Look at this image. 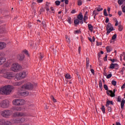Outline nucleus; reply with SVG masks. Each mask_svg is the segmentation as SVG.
<instances>
[{
	"instance_id": "nucleus-20",
	"label": "nucleus",
	"mask_w": 125,
	"mask_h": 125,
	"mask_svg": "<svg viewBox=\"0 0 125 125\" xmlns=\"http://www.w3.org/2000/svg\"><path fill=\"white\" fill-rule=\"evenodd\" d=\"M8 70L6 68L0 69V74H4L6 72H7Z\"/></svg>"
},
{
	"instance_id": "nucleus-35",
	"label": "nucleus",
	"mask_w": 125,
	"mask_h": 125,
	"mask_svg": "<svg viewBox=\"0 0 125 125\" xmlns=\"http://www.w3.org/2000/svg\"><path fill=\"white\" fill-rule=\"evenodd\" d=\"M115 68V63L110 64L109 69H114Z\"/></svg>"
},
{
	"instance_id": "nucleus-10",
	"label": "nucleus",
	"mask_w": 125,
	"mask_h": 125,
	"mask_svg": "<svg viewBox=\"0 0 125 125\" xmlns=\"http://www.w3.org/2000/svg\"><path fill=\"white\" fill-rule=\"evenodd\" d=\"M4 78L5 79H8L9 80H11L13 78V74L11 72H7L4 73L3 75Z\"/></svg>"
},
{
	"instance_id": "nucleus-15",
	"label": "nucleus",
	"mask_w": 125,
	"mask_h": 125,
	"mask_svg": "<svg viewBox=\"0 0 125 125\" xmlns=\"http://www.w3.org/2000/svg\"><path fill=\"white\" fill-rule=\"evenodd\" d=\"M12 122L13 124H20V118L14 119Z\"/></svg>"
},
{
	"instance_id": "nucleus-22",
	"label": "nucleus",
	"mask_w": 125,
	"mask_h": 125,
	"mask_svg": "<svg viewBox=\"0 0 125 125\" xmlns=\"http://www.w3.org/2000/svg\"><path fill=\"white\" fill-rule=\"evenodd\" d=\"M125 100L123 99V100L121 101V109H124V107L125 106Z\"/></svg>"
},
{
	"instance_id": "nucleus-5",
	"label": "nucleus",
	"mask_w": 125,
	"mask_h": 125,
	"mask_svg": "<svg viewBox=\"0 0 125 125\" xmlns=\"http://www.w3.org/2000/svg\"><path fill=\"white\" fill-rule=\"evenodd\" d=\"M11 69L13 72H18V71L21 70L22 66L18 63H14L12 65Z\"/></svg>"
},
{
	"instance_id": "nucleus-4",
	"label": "nucleus",
	"mask_w": 125,
	"mask_h": 125,
	"mask_svg": "<svg viewBox=\"0 0 125 125\" xmlns=\"http://www.w3.org/2000/svg\"><path fill=\"white\" fill-rule=\"evenodd\" d=\"M12 103L16 106H20V105H24L25 104V100L21 99H16L13 101Z\"/></svg>"
},
{
	"instance_id": "nucleus-7",
	"label": "nucleus",
	"mask_w": 125,
	"mask_h": 125,
	"mask_svg": "<svg viewBox=\"0 0 125 125\" xmlns=\"http://www.w3.org/2000/svg\"><path fill=\"white\" fill-rule=\"evenodd\" d=\"M1 108H8L9 107V101L5 100L0 103Z\"/></svg>"
},
{
	"instance_id": "nucleus-44",
	"label": "nucleus",
	"mask_w": 125,
	"mask_h": 125,
	"mask_svg": "<svg viewBox=\"0 0 125 125\" xmlns=\"http://www.w3.org/2000/svg\"><path fill=\"white\" fill-rule=\"evenodd\" d=\"M112 27V24H111V23L108 22L107 26H106V29H109Z\"/></svg>"
},
{
	"instance_id": "nucleus-36",
	"label": "nucleus",
	"mask_w": 125,
	"mask_h": 125,
	"mask_svg": "<svg viewBox=\"0 0 125 125\" xmlns=\"http://www.w3.org/2000/svg\"><path fill=\"white\" fill-rule=\"evenodd\" d=\"M102 111L104 114H105V106L104 105H102V108H101Z\"/></svg>"
},
{
	"instance_id": "nucleus-9",
	"label": "nucleus",
	"mask_w": 125,
	"mask_h": 125,
	"mask_svg": "<svg viewBox=\"0 0 125 125\" xmlns=\"http://www.w3.org/2000/svg\"><path fill=\"white\" fill-rule=\"evenodd\" d=\"M115 93H116V89H114L113 91L111 90L106 91V94L108 96H110V97H115L116 96Z\"/></svg>"
},
{
	"instance_id": "nucleus-53",
	"label": "nucleus",
	"mask_w": 125,
	"mask_h": 125,
	"mask_svg": "<svg viewBox=\"0 0 125 125\" xmlns=\"http://www.w3.org/2000/svg\"><path fill=\"white\" fill-rule=\"evenodd\" d=\"M104 89H105L106 90H107V91L108 90V86H107V85L104 84Z\"/></svg>"
},
{
	"instance_id": "nucleus-37",
	"label": "nucleus",
	"mask_w": 125,
	"mask_h": 125,
	"mask_svg": "<svg viewBox=\"0 0 125 125\" xmlns=\"http://www.w3.org/2000/svg\"><path fill=\"white\" fill-rule=\"evenodd\" d=\"M67 22H68L69 24H72V18L70 17L68 18Z\"/></svg>"
},
{
	"instance_id": "nucleus-21",
	"label": "nucleus",
	"mask_w": 125,
	"mask_h": 125,
	"mask_svg": "<svg viewBox=\"0 0 125 125\" xmlns=\"http://www.w3.org/2000/svg\"><path fill=\"white\" fill-rule=\"evenodd\" d=\"M77 18L78 20H83V14L80 13V14L78 16Z\"/></svg>"
},
{
	"instance_id": "nucleus-19",
	"label": "nucleus",
	"mask_w": 125,
	"mask_h": 125,
	"mask_svg": "<svg viewBox=\"0 0 125 125\" xmlns=\"http://www.w3.org/2000/svg\"><path fill=\"white\" fill-rule=\"evenodd\" d=\"M87 11H86L84 15L83 18V22L86 23V24L87 23V22H86V19H87Z\"/></svg>"
},
{
	"instance_id": "nucleus-52",
	"label": "nucleus",
	"mask_w": 125,
	"mask_h": 125,
	"mask_svg": "<svg viewBox=\"0 0 125 125\" xmlns=\"http://www.w3.org/2000/svg\"><path fill=\"white\" fill-rule=\"evenodd\" d=\"M117 101H118V102H121L122 98H121V97H120V96L118 97Z\"/></svg>"
},
{
	"instance_id": "nucleus-46",
	"label": "nucleus",
	"mask_w": 125,
	"mask_h": 125,
	"mask_svg": "<svg viewBox=\"0 0 125 125\" xmlns=\"http://www.w3.org/2000/svg\"><path fill=\"white\" fill-rule=\"evenodd\" d=\"M83 4V2L82 1V0H78V5H82Z\"/></svg>"
},
{
	"instance_id": "nucleus-13",
	"label": "nucleus",
	"mask_w": 125,
	"mask_h": 125,
	"mask_svg": "<svg viewBox=\"0 0 125 125\" xmlns=\"http://www.w3.org/2000/svg\"><path fill=\"white\" fill-rule=\"evenodd\" d=\"M6 62V59L5 58L2 57L0 58V66L2 65L5 62Z\"/></svg>"
},
{
	"instance_id": "nucleus-28",
	"label": "nucleus",
	"mask_w": 125,
	"mask_h": 125,
	"mask_svg": "<svg viewBox=\"0 0 125 125\" xmlns=\"http://www.w3.org/2000/svg\"><path fill=\"white\" fill-rule=\"evenodd\" d=\"M25 121H26V119H25V118L22 117V118H20V124L22 123H24V122Z\"/></svg>"
},
{
	"instance_id": "nucleus-8",
	"label": "nucleus",
	"mask_w": 125,
	"mask_h": 125,
	"mask_svg": "<svg viewBox=\"0 0 125 125\" xmlns=\"http://www.w3.org/2000/svg\"><path fill=\"white\" fill-rule=\"evenodd\" d=\"M26 116H27V114L24 112H16L13 114V117L14 118H18V117H26Z\"/></svg>"
},
{
	"instance_id": "nucleus-41",
	"label": "nucleus",
	"mask_w": 125,
	"mask_h": 125,
	"mask_svg": "<svg viewBox=\"0 0 125 125\" xmlns=\"http://www.w3.org/2000/svg\"><path fill=\"white\" fill-rule=\"evenodd\" d=\"M55 3L56 5L59 6L60 3H61V1H59V0H56L55 2Z\"/></svg>"
},
{
	"instance_id": "nucleus-63",
	"label": "nucleus",
	"mask_w": 125,
	"mask_h": 125,
	"mask_svg": "<svg viewBox=\"0 0 125 125\" xmlns=\"http://www.w3.org/2000/svg\"><path fill=\"white\" fill-rule=\"evenodd\" d=\"M122 11L125 14V6H124V7L122 8Z\"/></svg>"
},
{
	"instance_id": "nucleus-27",
	"label": "nucleus",
	"mask_w": 125,
	"mask_h": 125,
	"mask_svg": "<svg viewBox=\"0 0 125 125\" xmlns=\"http://www.w3.org/2000/svg\"><path fill=\"white\" fill-rule=\"evenodd\" d=\"M125 2V0H118V3L119 5H122Z\"/></svg>"
},
{
	"instance_id": "nucleus-47",
	"label": "nucleus",
	"mask_w": 125,
	"mask_h": 125,
	"mask_svg": "<svg viewBox=\"0 0 125 125\" xmlns=\"http://www.w3.org/2000/svg\"><path fill=\"white\" fill-rule=\"evenodd\" d=\"M107 107V111L108 112H112V107H111V106H109L108 105V106H106Z\"/></svg>"
},
{
	"instance_id": "nucleus-61",
	"label": "nucleus",
	"mask_w": 125,
	"mask_h": 125,
	"mask_svg": "<svg viewBox=\"0 0 125 125\" xmlns=\"http://www.w3.org/2000/svg\"><path fill=\"white\" fill-rule=\"evenodd\" d=\"M97 45L99 46V45H102V42H98L97 41Z\"/></svg>"
},
{
	"instance_id": "nucleus-56",
	"label": "nucleus",
	"mask_w": 125,
	"mask_h": 125,
	"mask_svg": "<svg viewBox=\"0 0 125 125\" xmlns=\"http://www.w3.org/2000/svg\"><path fill=\"white\" fill-rule=\"evenodd\" d=\"M115 26H117L119 25V21H118V20H115Z\"/></svg>"
},
{
	"instance_id": "nucleus-3",
	"label": "nucleus",
	"mask_w": 125,
	"mask_h": 125,
	"mask_svg": "<svg viewBox=\"0 0 125 125\" xmlns=\"http://www.w3.org/2000/svg\"><path fill=\"white\" fill-rule=\"evenodd\" d=\"M38 84L35 83L34 85L32 83H27L26 84H24L21 86V88L23 89H28L29 90H32L34 88V86H37Z\"/></svg>"
},
{
	"instance_id": "nucleus-59",
	"label": "nucleus",
	"mask_w": 125,
	"mask_h": 125,
	"mask_svg": "<svg viewBox=\"0 0 125 125\" xmlns=\"http://www.w3.org/2000/svg\"><path fill=\"white\" fill-rule=\"evenodd\" d=\"M107 57H108V56L107 55H105V57L104 58V61H107Z\"/></svg>"
},
{
	"instance_id": "nucleus-24",
	"label": "nucleus",
	"mask_w": 125,
	"mask_h": 125,
	"mask_svg": "<svg viewBox=\"0 0 125 125\" xmlns=\"http://www.w3.org/2000/svg\"><path fill=\"white\" fill-rule=\"evenodd\" d=\"M4 125H12V124L10 121H5L4 122Z\"/></svg>"
},
{
	"instance_id": "nucleus-16",
	"label": "nucleus",
	"mask_w": 125,
	"mask_h": 125,
	"mask_svg": "<svg viewBox=\"0 0 125 125\" xmlns=\"http://www.w3.org/2000/svg\"><path fill=\"white\" fill-rule=\"evenodd\" d=\"M106 35H109V33H111V32H112V31H114V27H113V26H112L111 27H110L109 28H106Z\"/></svg>"
},
{
	"instance_id": "nucleus-50",
	"label": "nucleus",
	"mask_w": 125,
	"mask_h": 125,
	"mask_svg": "<svg viewBox=\"0 0 125 125\" xmlns=\"http://www.w3.org/2000/svg\"><path fill=\"white\" fill-rule=\"evenodd\" d=\"M112 77V74L110 73L106 76V79H110Z\"/></svg>"
},
{
	"instance_id": "nucleus-18",
	"label": "nucleus",
	"mask_w": 125,
	"mask_h": 125,
	"mask_svg": "<svg viewBox=\"0 0 125 125\" xmlns=\"http://www.w3.org/2000/svg\"><path fill=\"white\" fill-rule=\"evenodd\" d=\"M21 96H28L29 95V92L24 91L23 92L20 93Z\"/></svg>"
},
{
	"instance_id": "nucleus-23",
	"label": "nucleus",
	"mask_w": 125,
	"mask_h": 125,
	"mask_svg": "<svg viewBox=\"0 0 125 125\" xmlns=\"http://www.w3.org/2000/svg\"><path fill=\"white\" fill-rule=\"evenodd\" d=\"M88 27L89 31H91V32H92V31H93V26L91 24H88Z\"/></svg>"
},
{
	"instance_id": "nucleus-30",
	"label": "nucleus",
	"mask_w": 125,
	"mask_h": 125,
	"mask_svg": "<svg viewBox=\"0 0 125 125\" xmlns=\"http://www.w3.org/2000/svg\"><path fill=\"white\" fill-rule=\"evenodd\" d=\"M80 24V21L77 19L74 20V25H79Z\"/></svg>"
},
{
	"instance_id": "nucleus-48",
	"label": "nucleus",
	"mask_w": 125,
	"mask_h": 125,
	"mask_svg": "<svg viewBox=\"0 0 125 125\" xmlns=\"http://www.w3.org/2000/svg\"><path fill=\"white\" fill-rule=\"evenodd\" d=\"M4 122H5V121H3L2 120H0V125H4Z\"/></svg>"
},
{
	"instance_id": "nucleus-54",
	"label": "nucleus",
	"mask_w": 125,
	"mask_h": 125,
	"mask_svg": "<svg viewBox=\"0 0 125 125\" xmlns=\"http://www.w3.org/2000/svg\"><path fill=\"white\" fill-rule=\"evenodd\" d=\"M43 11H44V9H43V8H41L40 10V14H42V13L43 12Z\"/></svg>"
},
{
	"instance_id": "nucleus-31",
	"label": "nucleus",
	"mask_w": 125,
	"mask_h": 125,
	"mask_svg": "<svg viewBox=\"0 0 125 125\" xmlns=\"http://www.w3.org/2000/svg\"><path fill=\"white\" fill-rule=\"evenodd\" d=\"M99 87L101 88V90H102V88H103V85H102V81L100 80L99 81Z\"/></svg>"
},
{
	"instance_id": "nucleus-12",
	"label": "nucleus",
	"mask_w": 125,
	"mask_h": 125,
	"mask_svg": "<svg viewBox=\"0 0 125 125\" xmlns=\"http://www.w3.org/2000/svg\"><path fill=\"white\" fill-rule=\"evenodd\" d=\"M6 44L3 42H0V50H2L3 48H5Z\"/></svg>"
},
{
	"instance_id": "nucleus-11",
	"label": "nucleus",
	"mask_w": 125,
	"mask_h": 125,
	"mask_svg": "<svg viewBox=\"0 0 125 125\" xmlns=\"http://www.w3.org/2000/svg\"><path fill=\"white\" fill-rule=\"evenodd\" d=\"M24 83V81H21L19 82H16L14 83V86H20V85H22Z\"/></svg>"
},
{
	"instance_id": "nucleus-64",
	"label": "nucleus",
	"mask_w": 125,
	"mask_h": 125,
	"mask_svg": "<svg viewBox=\"0 0 125 125\" xmlns=\"http://www.w3.org/2000/svg\"><path fill=\"white\" fill-rule=\"evenodd\" d=\"M122 89H124V88H125V83L123 84V85L121 87Z\"/></svg>"
},
{
	"instance_id": "nucleus-33",
	"label": "nucleus",
	"mask_w": 125,
	"mask_h": 125,
	"mask_svg": "<svg viewBox=\"0 0 125 125\" xmlns=\"http://www.w3.org/2000/svg\"><path fill=\"white\" fill-rule=\"evenodd\" d=\"M65 79H67L68 80H71L72 77H71V75L70 74H66L65 76Z\"/></svg>"
},
{
	"instance_id": "nucleus-62",
	"label": "nucleus",
	"mask_w": 125,
	"mask_h": 125,
	"mask_svg": "<svg viewBox=\"0 0 125 125\" xmlns=\"http://www.w3.org/2000/svg\"><path fill=\"white\" fill-rule=\"evenodd\" d=\"M105 22V23H108L109 22V18H108V17L106 18Z\"/></svg>"
},
{
	"instance_id": "nucleus-17",
	"label": "nucleus",
	"mask_w": 125,
	"mask_h": 125,
	"mask_svg": "<svg viewBox=\"0 0 125 125\" xmlns=\"http://www.w3.org/2000/svg\"><path fill=\"white\" fill-rule=\"evenodd\" d=\"M110 104V105H114V103H113L112 101L108 100L106 102V104H105L106 107H108Z\"/></svg>"
},
{
	"instance_id": "nucleus-14",
	"label": "nucleus",
	"mask_w": 125,
	"mask_h": 125,
	"mask_svg": "<svg viewBox=\"0 0 125 125\" xmlns=\"http://www.w3.org/2000/svg\"><path fill=\"white\" fill-rule=\"evenodd\" d=\"M17 58L19 59L20 61H22L24 60V58H25V55H18L17 56Z\"/></svg>"
},
{
	"instance_id": "nucleus-26",
	"label": "nucleus",
	"mask_w": 125,
	"mask_h": 125,
	"mask_svg": "<svg viewBox=\"0 0 125 125\" xmlns=\"http://www.w3.org/2000/svg\"><path fill=\"white\" fill-rule=\"evenodd\" d=\"M22 53H24V54H25L26 55H27V56H28L29 57V56H30V54H29V53L28 52V50L25 49L24 50H23L22 51Z\"/></svg>"
},
{
	"instance_id": "nucleus-45",
	"label": "nucleus",
	"mask_w": 125,
	"mask_h": 125,
	"mask_svg": "<svg viewBox=\"0 0 125 125\" xmlns=\"http://www.w3.org/2000/svg\"><path fill=\"white\" fill-rule=\"evenodd\" d=\"M98 14H99L98 12H97L96 10H94L93 11V15H95V16H96V15H98Z\"/></svg>"
},
{
	"instance_id": "nucleus-51",
	"label": "nucleus",
	"mask_w": 125,
	"mask_h": 125,
	"mask_svg": "<svg viewBox=\"0 0 125 125\" xmlns=\"http://www.w3.org/2000/svg\"><path fill=\"white\" fill-rule=\"evenodd\" d=\"M4 67H9V62L5 63L4 64Z\"/></svg>"
},
{
	"instance_id": "nucleus-39",
	"label": "nucleus",
	"mask_w": 125,
	"mask_h": 125,
	"mask_svg": "<svg viewBox=\"0 0 125 125\" xmlns=\"http://www.w3.org/2000/svg\"><path fill=\"white\" fill-rule=\"evenodd\" d=\"M89 58H86V66L88 67L89 65Z\"/></svg>"
},
{
	"instance_id": "nucleus-29",
	"label": "nucleus",
	"mask_w": 125,
	"mask_h": 125,
	"mask_svg": "<svg viewBox=\"0 0 125 125\" xmlns=\"http://www.w3.org/2000/svg\"><path fill=\"white\" fill-rule=\"evenodd\" d=\"M123 29H124V27H123V25H122V24H120L118 26V30L120 32H122V31H123Z\"/></svg>"
},
{
	"instance_id": "nucleus-42",
	"label": "nucleus",
	"mask_w": 125,
	"mask_h": 125,
	"mask_svg": "<svg viewBox=\"0 0 125 125\" xmlns=\"http://www.w3.org/2000/svg\"><path fill=\"white\" fill-rule=\"evenodd\" d=\"M104 15L105 16H108V13H107V10H106V9L104 10Z\"/></svg>"
},
{
	"instance_id": "nucleus-58",
	"label": "nucleus",
	"mask_w": 125,
	"mask_h": 125,
	"mask_svg": "<svg viewBox=\"0 0 125 125\" xmlns=\"http://www.w3.org/2000/svg\"><path fill=\"white\" fill-rule=\"evenodd\" d=\"M122 11H119L118 12V14L119 16H121L122 14Z\"/></svg>"
},
{
	"instance_id": "nucleus-2",
	"label": "nucleus",
	"mask_w": 125,
	"mask_h": 125,
	"mask_svg": "<svg viewBox=\"0 0 125 125\" xmlns=\"http://www.w3.org/2000/svg\"><path fill=\"white\" fill-rule=\"evenodd\" d=\"M28 73L26 71H21L19 73V74H16L15 76V79L17 80V81H20V80H22V79H24L27 77Z\"/></svg>"
},
{
	"instance_id": "nucleus-40",
	"label": "nucleus",
	"mask_w": 125,
	"mask_h": 125,
	"mask_svg": "<svg viewBox=\"0 0 125 125\" xmlns=\"http://www.w3.org/2000/svg\"><path fill=\"white\" fill-rule=\"evenodd\" d=\"M111 84H112V85L116 86V85H117V82H116V81L113 80L111 82Z\"/></svg>"
},
{
	"instance_id": "nucleus-25",
	"label": "nucleus",
	"mask_w": 125,
	"mask_h": 125,
	"mask_svg": "<svg viewBox=\"0 0 125 125\" xmlns=\"http://www.w3.org/2000/svg\"><path fill=\"white\" fill-rule=\"evenodd\" d=\"M106 51L107 52H110L112 50V47H111V46H107L106 47Z\"/></svg>"
},
{
	"instance_id": "nucleus-32",
	"label": "nucleus",
	"mask_w": 125,
	"mask_h": 125,
	"mask_svg": "<svg viewBox=\"0 0 125 125\" xmlns=\"http://www.w3.org/2000/svg\"><path fill=\"white\" fill-rule=\"evenodd\" d=\"M4 31H5V28L0 27V33L2 34V33H4Z\"/></svg>"
},
{
	"instance_id": "nucleus-49",
	"label": "nucleus",
	"mask_w": 125,
	"mask_h": 125,
	"mask_svg": "<svg viewBox=\"0 0 125 125\" xmlns=\"http://www.w3.org/2000/svg\"><path fill=\"white\" fill-rule=\"evenodd\" d=\"M116 39H117V34H116L113 35V36L112 37V40H116Z\"/></svg>"
},
{
	"instance_id": "nucleus-57",
	"label": "nucleus",
	"mask_w": 125,
	"mask_h": 125,
	"mask_svg": "<svg viewBox=\"0 0 125 125\" xmlns=\"http://www.w3.org/2000/svg\"><path fill=\"white\" fill-rule=\"evenodd\" d=\"M40 59H42L43 58V56L42 54V53H40Z\"/></svg>"
},
{
	"instance_id": "nucleus-6",
	"label": "nucleus",
	"mask_w": 125,
	"mask_h": 125,
	"mask_svg": "<svg viewBox=\"0 0 125 125\" xmlns=\"http://www.w3.org/2000/svg\"><path fill=\"white\" fill-rule=\"evenodd\" d=\"M1 115L3 118H9L11 115V110H5L1 112Z\"/></svg>"
},
{
	"instance_id": "nucleus-55",
	"label": "nucleus",
	"mask_w": 125,
	"mask_h": 125,
	"mask_svg": "<svg viewBox=\"0 0 125 125\" xmlns=\"http://www.w3.org/2000/svg\"><path fill=\"white\" fill-rule=\"evenodd\" d=\"M79 33H81V30H76L74 32V34H79Z\"/></svg>"
},
{
	"instance_id": "nucleus-1",
	"label": "nucleus",
	"mask_w": 125,
	"mask_h": 125,
	"mask_svg": "<svg viewBox=\"0 0 125 125\" xmlns=\"http://www.w3.org/2000/svg\"><path fill=\"white\" fill-rule=\"evenodd\" d=\"M14 89V87L10 85H7L0 88V94L9 95Z\"/></svg>"
},
{
	"instance_id": "nucleus-38",
	"label": "nucleus",
	"mask_w": 125,
	"mask_h": 125,
	"mask_svg": "<svg viewBox=\"0 0 125 125\" xmlns=\"http://www.w3.org/2000/svg\"><path fill=\"white\" fill-rule=\"evenodd\" d=\"M15 110H16V111L20 112V111H21L22 108L19 107H15Z\"/></svg>"
},
{
	"instance_id": "nucleus-60",
	"label": "nucleus",
	"mask_w": 125,
	"mask_h": 125,
	"mask_svg": "<svg viewBox=\"0 0 125 125\" xmlns=\"http://www.w3.org/2000/svg\"><path fill=\"white\" fill-rule=\"evenodd\" d=\"M123 54H120V61H123Z\"/></svg>"
},
{
	"instance_id": "nucleus-43",
	"label": "nucleus",
	"mask_w": 125,
	"mask_h": 125,
	"mask_svg": "<svg viewBox=\"0 0 125 125\" xmlns=\"http://www.w3.org/2000/svg\"><path fill=\"white\" fill-rule=\"evenodd\" d=\"M50 98L51 99H52V100H53V102H56V99L54 98V97L53 96V95H51Z\"/></svg>"
},
{
	"instance_id": "nucleus-34",
	"label": "nucleus",
	"mask_w": 125,
	"mask_h": 125,
	"mask_svg": "<svg viewBox=\"0 0 125 125\" xmlns=\"http://www.w3.org/2000/svg\"><path fill=\"white\" fill-rule=\"evenodd\" d=\"M65 39L66 40L67 42H68V43H70L71 42V40H70V38L68 37V36L65 35Z\"/></svg>"
}]
</instances>
